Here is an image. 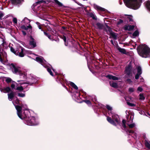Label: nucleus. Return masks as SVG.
<instances>
[{"label": "nucleus", "instance_id": "22", "mask_svg": "<svg viewBox=\"0 0 150 150\" xmlns=\"http://www.w3.org/2000/svg\"><path fill=\"white\" fill-rule=\"evenodd\" d=\"M145 144L146 147L148 149L147 150H150V142L145 140Z\"/></svg>", "mask_w": 150, "mask_h": 150}, {"label": "nucleus", "instance_id": "38", "mask_svg": "<svg viewBox=\"0 0 150 150\" xmlns=\"http://www.w3.org/2000/svg\"><path fill=\"white\" fill-rule=\"evenodd\" d=\"M127 125L130 128H132L135 127V125L134 123H132L129 124V123H127Z\"/></svg>", "mask_w": 150, "mask_h": 150}, {"label": "nucleus", "instance_id": "7", "mask_svg": "<svg viewBox=\"0 0 150 150\" xmlns=\"http://www.w3.org/2000/svg\"><path fill=\"white\" fill-rule=\"evenodd\" d=\"M25 118L26 119V123L29 125H36L35 123V118L33 117H29V115Z\"/></svg>", "mask_w": 150, "mask_h": 150}, {"label": "nucleus", "instance_id": "2", "mask_svg": "<svg viewBox=\"0 0 150 150\" xmlns=\"http://www.w3.org/2000/svg\"><path fill=\"white\" fill-rule=\"evenodd\" d=\"M133 67L131 62H130L128 65L126 66L124 71L125 78L126 79V82L127 83L131 84L132 81L131 79L133 78V74L132 72Z\"/></svg>", "mask_w": 150, "mask_h": 150}, {"label": "nucleus", "instance_id": "9", "mask_svg": "<svg viewBox=\"0 0 150 150\" xmlns=\"http://www.w3.org/2000/svg\"><path fill=\"white\" fill-rule=\"evenodd\" d=\"M0 90L1 92L5 93H9V94H14L13 92L12 91L11 88L9 87H4L0 88Z\"/></svg>", "mask_w": 150, "mask_h": 150}, {"label": "nucleus", "instance_id": "56", "mask_svg": "<svg viewBox=\"0 0 150 150\" xmlns=\"http://www.w3.org/2000/svg\"><path fill=\"white\" fill-rule=\"evenodd\" d=\"M140 75H139V74H137L135 75V79H139V76Z\"/></svg>", "mask_w": 150, "mask_h": 150}, {"label": "nucleus", "instance_id": "35", "mask_svg": "<svg viewBox=\"0 0 150 150\" xmlns=\"http://www.w3.org/2000/svg\"><path fill=\"white\" fill-rule=\"evenodd\" d=\"M107 109L109 110L110 111V113L111 114V112L112 113H113V111H112V108L111 107L108 105H106V106Z\"/></svg>", "mask_w": 150, "mask_h": 150}, {"label": "nucleus", "instance_id": "11", "mask_svg": "<svg viewBox=\"0 0 150 150\" xmlns=\"http://www.w3.org/2000/svg\"><path fill=\"white\" fill-rule=\"evenodd\" d=\"M125 99L127 101V104L130 107H134L136 105L135 103H132V100L131 98H129V97H125Z\"/></svg>", "mask_w": 150, "mask_h": 150}, {"label": "nucleus", "instance_id": "14", "mask_svg": "<svg viewBox=\"0 0 150 150\" xmlns=\"http://www.w3.org/2000/svg\"><path fill=\"white\" fill-rule=\"evenodd\" d=\"M93 7L95 9L97 10L98 11H105L106 10L105 8H102L96 4L93 5Z\"/></svg>", "mask_w": 150, "mask_h": 150}, {"label": "nucleus", "instance_id": "46", "mask_svg": "<svg viewBox=\"0 0 150 150\" xmlns=\"http://www.w3.org/2000/svg\"><path fill=\"white\" fill-rule=\"evenodd\" d=\"M11 90L13 91V89H15V85L14 83L12 84L11 85Z\"/></svg>", "mask_w": 150, "mask_h": 150}, {"label": "nucleus", "instance_id": "61", "mask_svg": "<svg viewBox=\"0 0 150 150\" xmlns=\"http://www.w3.org/2000/svg\"><path fill=\"white\" fill-rule=\"evenodd\" d=\"M22 33L23 34V35H24V36H25L26 35V32L25 31H24V30H22Z\"/></svg>", "mask_w": 150, "mask_h": 150}, {"label": "nucleus", "instance_id": "52", "mask_svg": "<svg viewBox=\"0 0 150 150\" xmlns=\"http://www.w3.org/2000/svg\"><path fill=\"white\" fill-rule=\"evenodd\" d=\"M15 94H14V95L16 96L17 98V96L15 95ZM16 95H17V96L20 97H24L25 96V94H16Z\"/></svg>", "mask_w": 150, "mask_h": 150}, {"label": "nucleus", "instance_id": "12", "mask_svg": "<svg viewBox=\"0 0 150 150\" xmlns=\"http://www.w3.org/2000/svg\"><path fill=\"white\" fill-rule=\"evenodd\" d=\"M10 1L12 5L18 6L21 5L22 4V2L24 1V0H10Z\"/></svg>", "mask_w": 150, "mask_h": 150}, {"label": "nucleus", "instance_id": "59", "mask_svg": "<svg viewBox=\"0 0 150 150\" xmlns=\"http://www.w3.org/2000/svg\"><path fill=\"white\" fill-rule=\"evenodd\" d=\"M4 14L3 13H0V20L2 19V18L4 16Z\"/></svg>", "mask_w": 150, "mask_h": 150}, {"label": "nucleus", "instance_id": "17", "mask_svg": "<svg viewBox=\"0 0 150 150\" xmlns=\"http://www.w3.org/2000/svg\"><path fill=\"white\" fill-rule=\"evenodd\" d=\"M54 2H53V3H55L56 5H57L59 7H64L63 4L59 2L58 0H54Z\"/></svg>", "mask_w": 150, "mask_h": 150}, {"label": "nucleus", "instance_id": "16", "mask_svg": "<svg viewBox=\"0 0 150 150\" xmlns=\"http://www.w3.org/2000/svg\"><path fill=\"white\" fill-rule=\"evenodd\" d=\"M19 74L20 76V78L23 79H25L27 77V74L25 72H23L22 71Z\"/></svg>", "mask_w": 150, "mask_h": 150}, {"label": "nucleus", "instance_id": "45", "mask_svg": "<svg viewBox=\"0 0 150 150\" xmlns=\"http://www.w3.org/2000/svg\"><path fill=\"white\" fill-rule=\"evenodd\" d=\"M129 25H125L124 26L123 28L125 30H128Z\"/></svg>", "mask_w": 150, "mask_h": 150}, {"label": "nucleus", "instance_id": "13", "mask_svg": "<svg viewBox=\"0 0 150 150\" xmlns=\"http://www.w3.org/2000/svg\"><path fill=\"white\" fill-rule=\"evenodd\" d=\"M30 41L29 44L30 45L33 46V47H35L36 46V42L35 40L31 35L30 36Z\"/></svg>", "mask_w": 150, "mask_h": 150}, {"label": "nucleus", "instance_id": "8", "mask_svg": "<svg viewBox=\"0 0 150 150\" xmlns=\"http://www.w3.org/2000/svg\"><path fill=\"white\" fill-rule=\"evenodd\" d=\"M122 82L121 81H116V82L114 81H110V84L112 87L115 88H118L119 87H121Z\"/></svg>", "mask_w": 150, "mask_h": 150}, {"label": "nucleus", "instance_id": "64", "mask_svg": "<svg viewBox=\"0 0 150 150\" xmlns=\"http://www.w3.org/2000/svg\"><path fill=\"white\" fill-rule=\"evenodd\" d=\"M110 42H111V44L113 45H114V43H113V41L112 40H110Z\"/></svg>", "mask_w": 150, "mask_h": 150}, {"label": "nucleus", "instance_id": "19", "mask_svg": "<svg viewBox=\"0 0 150 150\" xmlns=\"http://www.w3.org/2000/svg\"><path fill=\"white\" fill-rule=\"evenodd\" d=\"M88 15L90 17L92 18L93 20H96L97 18L96 16L92 12H89L88 13Z\"/></svg>", "mask_w": 150, "mask_h": 150}, {"label": "nucleus", "instance_id": "58", "mask_svg": "<svg viewBox=\"0 0 150 150\" xmlns=\"http://www.w3.org/2000/svg\"><path fill=\"white\" fill-rule=\"evenodd\" d=\"M129 91L131 93H132L134 91V88H129Z\"/></svg>", "mask_w": 150, "mask_h": 150}, {"label": "nucleus", "instance_id": "15", "mask_svg": "<svg viewBox=\"0 0 150 150\" xmlns=\"http://www.w3.org/2000/svg\"><path fill=\"white\" fill-rule=\"evenodd\" d=\"M106 77L109 79H112L113 80L119 79V78L111 75L108 74L106 76Z\"/></svg>", "mask_w": 150, "mask_h": 150}, {"label": "nucleus", "instance_id": "23", "mask_svg": "<svg viewBox=\"0 0 150 150\" xmlns=\"http://www.w3.org/2000/svg\"><path fill=\"white\" fill-rule=\"evenodd\" d=\"M125 130L127 133H129L130 134V135H132L133 134L136 137H137V134L134 133L133 131L126 129H125Z\"/></svg>", "mask_w": 150, "mask_h": 150}, {"label": "nucleus", "instance_id": "24", "mask_svg": "<svg viewBox=\"0 0 150 150\" xmlns=\"http://www.w3.org/2000/svg\"><path fill=\"white\" fill-rule=\"evenodd\" d=\"M145 3L146 8L150 11V1L148 0L146 1Z\"/></svg>", "mask_w": 150, "mask_h": 150}, {"label": "nucleus", "instance_id": "28", "mask_svg": "<svg viewBox=\"0 0 150 150\" xmlns=\"http://www.w3.org/2000/svg\"><path fill=\"white\" fill-rule=\"evenodd\" d=\"M44 33L46 36L48 37L49 39H50V40H54L53 38H51V35H49L48 33H47V32L45 31H44Z\"/></svg>", "mask_w": 150, "mask_h": 150}, {"label": "nucleus", "instance_id": "42", "mask_svg": "<svg viewBox=\"0 0 150 150\" xmlns=\"http://www.w3.org/2000/svg\"><path fill=\"white\" fill-rule=\"evenodd\" d=\"M21 28L23 29L27 30H28L27 26H26L25 25H22L21 26Z\"/></svg>", "mask_w": 150, "mask_h": 150}, {"label": "nucleus", "instance_id": "36", "mask_svg": "<svg viewBox=\"0 0 150 150\" xmlns=\"http://www.w3.org/2000/svg\"><path fill=\"white\" fill-rule=\"evenodd\" d=\"M139 35V32L138 30H135L134 32L133 33L132 35L134 37H137Z\"/></svg>", "mask_w": 150, "mask_h": 150}, {"label": "nucleus", "instance_id": "62", "mask_svg": "<svg viewBox=\"0 0 150 150\" xmlns=\"http://www.w3.org/2000/svg\"><path fill=\"white\" fill-rule=\"evenodd\" d=\"M122 23V19H120L119 21L117 23V25H118Z\"/></svg>", "mask_w": 150, "mask_h": 150}, {"label": "nucleus", "instance_id": "44", "mask_svg": "<svg viewBox=\"0 0 150 150\" xmlns=\"http://www.w3.org/2000/svg\"><path fill=\"white\" fill-rule=\"evenodd\" d=\"M36 24L38 25L39 28L42 31H43V30L42 29V28L40 25V24L39 22H36Z\"/></svg>", "mask_w": 150, "mask_h": 150}, {"label": "nucleus", "instance_id": "54", "mask_svg": "<svg viewBox=\"0 0 150 150\" xmlns=\"http://www.w3.org/2000/svg\"><path fill=\"white\" fill-rule=\"evenodd\" d=\"M137 90L138 91H139L140 92H142L143 90V89L142 87H139L138 88Z\"/></svg>", "mask_w": 150, "mask_h": 150}, {"label": "nucleus", "instance_id": "55", "mask_svg": "<svg viewBox=\"0 0 150 150\" xmlns=\"http://www.w3.org/2000/svg\"><path fill=\"white\" fill-rule=\"evenodd\" d=\"M13 21L14 23H15V24L17 23V18H13Z\"/></svg>", "mask_w": 150, "mask_h": 150}, {"label": "nucleus", "instance_id": "26", "mask_svg": "<svg viewBox=\"0 0 150 150\" xmlns=\"http://www.w3.org/2000/svg\"><path fill=\"white\" fill-rule=\"evenodd\" d=\"M11 51L13 53H14L16 55H18V51L16 50L15 51L14 49L12 47L10 48Z\"/></svg>", "mask_w": 150, "mask_h": 150}, {"label": "nucleus", "instance_id": "25", "mask_svg": "<svg viewBox=\"0 0 150 150\" xmlns=\"http://www.w3.org/2000/svg\"><path fill=\"white\" fill-rule=\"evenodd\" d=\"M70 84L71 86L74 88V89L77 90L78 89V87L73 82H70Z\"/></svg>", "mask_w": 150, "mask_h": 150}, {"label": "nucleus", "instance_id": "10", "mask_svg": "<svg viewBox=\"0 0 150 150\" xmlns=\"http://www.w3.org/2000/svg\"><path fill=\"white\" fill-rule=\"evenodd\" d=\"M10 67L12 72L15 74H19L20 73L21 71L18 69L13 63H11L10 65Z\"/></svg>", "mask_w": 150, "mask_h": 150}, {"label": "nucleus", "instance_id": "21", "mask_svg": "<svg viewBox=\"0 0 150 150\" xmlns=\"http://www.w3.org/2000/svg\"><path fill=\"white\" fill-rule=\"evenodd\" d=\"M42 58L40 57H37L35 58L36 60L38 62L40 63L41 64H42L43 63V58L42 57Z\"/></svg>", "mask_w": 150, "mask_h": 150}, {"label": "nucleus", "instance_id": "51", "mask_svg": "<svg viewBox=\"0 0 150 150\" xmlns=\"http://www.w3.org/2000/svg\"><path fill=\"white\" fill-rule=\"evenodd\" d=\"M83 93V94H86V93L82 89L79 90V94Z\"/></svg>", "mask_w": 150, "mask_h": 150}, {"label": "nucleus", "instance_id": "4", "mask_svg": "<svg viewBox=\"0 0 150 150\" xmlns=\"http://www.w3.org/2000/svg\"><path fill=\"white\" fill-rule=\"evenodd\" d=\"M125 5L128 7L134 10L139 8L141 4L137 0H123Z\"/></svg>", "mask_w": 150, "mask_h": 150}, {"label": "nucleus", "instance_id": "32", "mask_svg": "<svg viewBox=\"0 0 150 150\" xmlns=\"http://www.w3.org/2000/svg\"><path fill=\"white\" fill-rule=\"evenodd\" d=\"M122 54H125L127 55H129V52L127 51L125 49L122 48Z\"/></svg>", "mask_w": 150, "mask_h": 150}, {"label": "nucleus", "instance_id": "50", "mask_svg": "<svg viewBox=\"0 0 150 150\" xmlns=\"http://www.w3.org/2000/svg\"><path fill=\"white\" fill-rule=\"evenodd\" d=\"M144 94H139V98L141 100H144L145 99V97L144 96Z\"/></svg>", "mask_w": 150, "mask_h": 150}, {"label": "nucleus", "instance_id": "1", "mask_svg": "<svg viewBox=\"0 0 150 150\" xmlns=\"http://www.w3.org/2000/svg\"><path fill=\"white\" fill-rule=\"evenodd\" d=\"M8 95L9 100H13L12 103L17 110V114L18 116L22 119L28 116V114H30V112L28 110L27 105L22 104L21 106L19 105H16L15 103L17 104H19V101L17 98L14 95V94Z\"/></svg>", "mask_w": 150, "mask_h": 150}, {"label": "nucleus", "instance_id": "57", "mask_svg": "<svg viewBox=\"0 0 150 150\" xmlns=\"http://www.w3.org/2000/svg\"><path fill=\"white\" fill-rule=\"evenodd\" d=\"M103 30L104 31L106 32L107 33V34L109 35V33L108 31V29L107 30V28H103Z\"/></svg>", "mask_w": 150, "mask_h": 150}, {"label": "nucleus", "instance_id": "53", "mask_svg": "<svg viewBox=\"0 0 150 150\" xmlns=\"http://www.w3.org/2000/svg\"><path fill=\"white\" fill-rule=\"evenodd\" d=\"M4 51V49L1 47H0V53L1 54H3V52Z\"/></svg>", "mask_w": 150, "mask_h": 150}, {"label": "nucleus", "instance_id": "18", "mask_svg": "<svg viewBox=\"0 0 150 150\" xmlns=\"http://www.w3.org/2000/svg\"><path fill=\"white\" fill-rule=\"evenodd\" d=\"M96 25L98 29L100 30H102L104 26L103 24L99 22L97 23Z\"/></svg>", "mask_w": 150, "mask_h": 150}, {"label": "nucleus", "instance_id": "6", "mask_svg": "<svg viewBox=\"0 0 150 150\" xmlns=\"http://www.w3.org/2000/svg\"><path fill=\"white\" fill-rule=\"evenodd\" d=\"M111 114L112 115V117L113 120L111 118L109 117H107V120L111 124L114 125H116V123L113 121V120H114L115 121L116 123L117 124H119V123L120 119L119 116L116 114H115L114 112L112 113L111 112Z\"/></svg>", "mask_w": 150, "mask_h": 150}, {"label": "nucleus", "instance_id": "60", "mask_svg": "<svg viewBox=\"0 0 150 150\" xmlns=\"http://www.w3.org/2000/svg\"><path fill=\"white\" fill-rule=\"evenodd\" d=\"M1 54H2L0 53V61L1 62H3V59L2 58Z\"/></svg>", "mask_w": 150, "mask_h": 150}, {"label": "nucleus", "instance_id": "49", "mask_svg": "<svg viewBox=\"0 0 150 150\" xmlns=\"http://www.w3.org/2000/svg\"><path fill=\"white\" fill-rule=\"evenodd\" d=\"M27 27L28 28V29H29V32H31L32 31V27L31 25H30V24L28 25L27 26Z\"/></svg>", "mask_w": 150, "mask_h": 150}, {"label": "nucleus", "instance_id": "37", "mask_svg": "<svg viewBox=\"0 0 150 150\" xmlns=\"http://www.w3.org/2000/svg\"><path fill=\"white\" fill-rule=\"evenodd\" d=\"M47 70L51 76H53V74L52 72L51 69L50 68H47Z\"/></svg>", "mask_w": 150, "mask_h": 150}, {"label": "nucleus", "instance_id": "20", "mask_svg": "<svg viewBox=\"0 0 150 150\" xmlns=\"http://www.w3.org/2000/svg\"><path fill=\"white\" fill-rule=\"evenodd\" d=\"M21 51L20 52L18 51V55L20 57H23L24 56V54L23 53V52L25 49L23 47H21Z\"/></svg>", "mask_w": 150, "mask_h": 150}, {"label": "nucleus", "instance_id": "5", "mask_svg": "<svg viewBox=\"0 0 150 150\" xmlns=\"http://www.w3.org/2000/svg\"><path fill=\"white\" fill-rule=\"evenodd\" d=\"M78 43L73 39H69L67 37V42L65 43V45L68 47L69 48H72L73 50H75L77 48Z\"/></svg>", "mask_w": 150, "mask_h": 150}, {"label": "nucleus", "instance_id": "47", "mask_svg": "<svg viewBox=\"0 0 150 150\" xmlns=\"http://www.w3.org/2000/svg\"><path fill=\"white\" fill-rule=\"evenodd\" d=\"M116 49L118 50L120 52L122 53V48L120 47L118 45L116 46Z\"/></svg>", "mask_w": 150, "mask_h": 150}, {"label": "nucleus", "instance_id": "34", "mask_svg": "<svg viewBox=\"0 0 150 150\" xmlns=\"http://www.w3.org/2000/svg\"><path fill=\"white\" fill-rule=\"evenodd\" d=\"M23 88L22 86H18L15 89V90H18L19 91H21L23 90Z\"/></svg>", "mask_w": 150, "mask_h": 150}, {"label": "nucleus", "instance_id": "31", "mask_svg": "<svg viewBox=\"0 0 150 150\" xmlns=\"http://www.w3.org/2000/svg\"><path fill=\"white\" fill-rule=\"evenodd\" d=\"M106 26L107 28V29H108V32L110 33V35L111 33H112L113 32H112L111 28L110 27H109L108 25H106Z\"/></svg>", "mask_w": 150, "mask_h": 150}, {"label": "nucleus", "instance_id": "3", "mask_svg": "<svg viewBox=\"0 0 150 150\" xmlns=\"http://www.w3.org/2000/svg\"><path fill=\"white\" fill-rule=\"evenodd\" d=\"M137 50L139 54L142 57L147 58L150 56V50L147 46L139 45L137 47Z\"/></svg>", "mask_w": 150, "mask_h": 150}, {"label": "nucleus", "instance_id": "43", "mask_svg": "<svg viewBox=\"0 0 150 150\" xmlns=\"http://www.w3.org/2000/svg\"><path fill=\"white\" fill-rule=\"evenodd\" d=\"M21 28L23 29L27 30H28L27 26H26L25 25H22L21 26Z\"/></svg>", "mask_w": 150, "mask_h": 150}, {"label": "nucleus", "instance_id": "33", "mask_svg": "<svg viewBox=\"0 0 150 150\" xmlns=\"http://www.w3.org/2000/svg\"><path fill=\"white\" fill-rule=\"evenodd\" d=\"M5 81L7 83H9L12 82V80L10 78L6 77Z\"/></svg>", "mask_w": 150, "mask_h": 150}, {"label": "nucleus", "instance_id": "41", "mask_svg": "<svg viewBox=\"0 0 150 150\" xmlns=\"http://www.w3.org/2000/svg\"><path fill=\"white\" fill-rule=\"evenodd\" d=\"M36 3L37 4H40L42 3L45 4L46 3V1L43 0H41L40 1L37 2Z\"/></svg>", "mask_w": 150, "mask_h": 150}, {"label": "nucleus", "instance_id": "29", "mask_svg": "<svg viewBox=\"0 0 150 150\" xmlns=\"http://www.w3.org/2000/svg\"><path fill=\"white\" fill-rule=\"evenodd\" d=\"M139 75L142 74V69L140 66H138L137 68V73Z\"/></svg>", "mask_w": 150, "mask_h": 150}, {"label": "nucleus", "instance_id": "27", "mask_svg": "<svg viewBox=\"0 0 150 150\" xmlns=\"http://www.w3.org/2000/svg\"><path fill=\"white\" fill-rule=\"evenodd\" d=\"M60 37L63 40L65 45V43L67 42V38L64 35H61Z\"/></svg>", "mask_w": 150, "mask_h": 150}, {"label": "nucleus", "instance_id": "63", "mask_svg": "<svg viewBox=\"0 0 150 150\" xmlns=\"http://www.w3.org/2000/svg\"><path fill=\"white\" fill-rule=\"evenodd\" d=\"M85 102L88 104H89L90 103V102L88 100H85Z\"/></svg>", "mask_w": 150, "mask_h": 150}, {"label": "nucleus", "instance_id": "30", "mask_svg": "<svg viewBox=\"0 0 150 150\" xmlns=\"http://www.w3.org/2000/svg\"><path fill=\"white\" fill-rule=\"evenodd\" d=\"M110 35L112 38L115 40H116L117 39V35L116 34V33L113 32L111 33Z\"/></svg>", "mask_w": 150, "mask_h": 150}, {"label": "nucleus", "instance_id": "39", "mask_svg": "<svg viewBox=\"0 0 150 150\" xmlns=\"http://www.w3.org/2000/svg\"><path fill=\"white\" fill-rule=\"evenodd\" d=\"M134 28V25H129L128 31H130L133 30Z\"/></svg>", "mask_w": 150, "mask_h": 150}, {"label": "nucleus", "instance_id": "40", "mask_svg": "<svg viewBox=\"0 0 150 150\" xmlns=\"http://www.w3.org/2000/svg\"><path fill=\"white\" fill-rule=\"evenodd\" d=\"M128 117H130L129 120H128L129 122L130 123L132 122L133 119V116L129 115Z\"/></svg>", "mask_w": 150, "mask_h": 150}, {"label": "nucleus", "instance_id": "48", "mask_svg": "<svg viewBox=\"0 0 150 150\" xmlns=\"http://www.w3.org/2000/svg\"><path fill=\"white\" fill-rule=\"evenodd\" d=\"M122 127H123L124 128H126V126L125 124V120H122Z\"/></svg>", "mask_w": 150, "mask_h": 150}]
</instances>
